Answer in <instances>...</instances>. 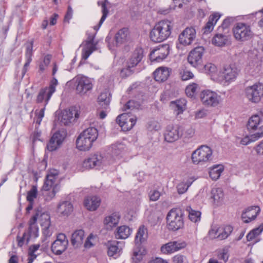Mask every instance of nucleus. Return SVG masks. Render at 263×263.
<instances>
[{"label": "nucleus", "mask_w": 263, "mask_h": 263, "mask_svg": "<svg viewBox=\"0 0 263 263\" xmlns=\"http://www.w3.org/2000/svg\"><path fill=\"white\" fill-rule=\"evenodd\" d=\"M172 28V23L168 20L158 22L150 31L151 40L155 43H160L166 40L171 35Z\"/></svg>", "instance_id": "nucleus-1"}, {"label": "nucleus", "mask_w": 263, "mask_h": 263, "mask_svg": "<svg viewBox=\"0 0 263 263\" xmlns=\"http://www.w3.org/2000/svg\"><path fill=\"white\" fill-rule=\"evenodd\" d=\"M240 69L235 64L227 65L219 72L218 80L223 85H228L236 79Z\"/></svg>", "instance_id": "nucleus-2"}, {"label": "nucleus", "mask_w": 263, "mask_h": 263, "mask_svg": "<svg viewBox=\"0 0 263 263\" xmlns=\"http://www.w3.org/2000/svg\"><path fill=\"white\" fill-rule=\"evenodd\" d=\"M183 215L180 209H173L170 210L166 216L168 229L173 231L181 229L184 225Z\"/></svg>", "instance_id": "nucleus-3"}, {"label": "nucleus", "mask_w": 263, "mask_h": 263, "mask_svg": "<svg viewBox=\"0 0 263 263\" xmlns=\"http://www.w3.org/2000/svg\"><path fill=\"white\" fill-rule=\"evenodd\" d=\"M213 151L208 146L202 145L194 151L192 154V160L194 164H203L212 158Z\"/></svg>", "instance_id": "nucleus-4"}, {"label": "nucleus", "mask_w": 263, "mask_h": 263, "mask_svg": "<svg viewBox=\"0 0 263 263\" xmlns=\"http://www.w3.org/2000/svg\"><path fill=\"white\" fill-rule=\"evenodd\" d=\"M233 33L235 39L240 42L248 41L253 35L250 25L242 22L237 23L235 25L233 28Z\"/></svg>", "instance_id": "nucleus-5"}, {"label": "nucleus", "mask_w": 263, "mask_h": 263, "mask_svg": "<svg viewBox=\"0 0 263 263\" xmlns=\"http://www.w3.org/2000/svg\"><path fill=\"white\" fill-rule=\"evenodd\" d=\"M244 94L251 103H259L263 97V84L256 82L252 85L246 86L244 89Z\"/></svg>", "instance_id": "nucleus-6"}, {"label": "nucleus", "mask_w": 263, "mask_h": 263, "mask_svg": "<svg viewBox=\"0 0 263 263\" xmlns=\"http://www.w3.org/2000/svg\"><path fill=\"white\" fill-rule=\"evenodd\" d=\"M109 164L110 160L108 156L95 154L83 161V166L86 169L95 168L100 170Z\"/></svg>", "instance_id": "nucleus-7"}, {"label": "nucleus", "mask_w": 263, "mask_h": 263, "mask_svg": "<svg viewBox=\"0 0 263 263\" xmlns=\"http://www.w3.org/2000/svg\"><path fill=\"white\" fill-rule=\"evenodd\" d=\"M36 220V217H33L32 220L30 221L28 230L24 233L23 236H17V244L19 247L27 244L30 240L38 237L39 228L35 222Z\"/></svg>", "instance_id": "nucleus-8"}, {"label": "nucleus", "mask_w": 263, "mask_h": 263, "mask_svg": "<svg viewBox=\"0 0 263 263\" xmlns=\"http://www.w3.org/2000/svg\"><path fill=\"white\" fill-rule=\"evenodd\" d=\"M58 174L59 173L57 170H50L46 176V179L42 187L43 190L47 192L48 191L51 187H53L52 191L50 193L49 198L47 197V199H51L53 198L56 193L59 191V185H54V183Z\"/></svg>", "instance_id": "nucleus-9"}, {"label": "nucleus", "mask_w": 263, "mask_h": 263, "mask_svg": "<svg viewBox=\"0 0 263 263\" xmlns=\"http://www.w3.org/2000/svg\"><path fill=\"white\" fill-rule=\"evenodd\" d=\"M137 119L136 116L132 112H125L117 117L116 122L123 130L128 131L136 124Z\"/></svg>", "instance_id": "nucleus-10"}, {"label": "nucleus", "mask_w": 263, "mask_h": 263, "mask_svg": "<svg viewBox=\"0 0 263 263\" xmlns=\"http://www.w3.org/2000/svg\"><path fill=\"white\" fill-rule=\"evenodd\" d=\"M200 99L203 104L208 106H217L222 101V99L220 95L209 89L204 90L201 92Z\"/></svg>", "instance_id": "nucleus-11"}, {"label": "nucleus", "mask_w": 263, "mask_h": 263, "mask_svg": "<svg viewBox=\"0 0 263 263\" xmlns=\"http://www.w3.org/2000/svg\"><path fill=\"white\" fill-rule=\"evenodd\" d=\"M75 85L77 92L81 95L86 94L93 87L91 80L84 76H78L75 78Z\"/></svg>", "instance_id": "nucleus-12"}, {"label": "nucleus", "mask_w": 263, "mask_h": 263, "mask_svg": "<svg viewBox=\"0 0 263 263\" xmlns=\"http://www.w3.org/2000/svg\"><path fill=\"white\" fill-rule=\"evenodd\" d=\"M79 117V107L71 106L68 109L64 110L61 114L59 115L58 119L62 124L67 125L71 123L74 119H78Z\"/></svg>", "instance_id": "nucleus-13"}, {"label": "nucleus", "mask_w": 263, "mask_h": 263, "mask_svg": "<svg viewBox=\"0 0 263 263\" xmlns=\"http://www.w3.org/2000/svg\"><path fill=\"white\" fill-rule=\"evenodd\" d=\"M170 50V47L168 44L159 45L151 52L149 59L152 62H162L168 55Z\"/></svg>", "instance_id": "nucleus-14"}, {"label": "nucleus", "mask_w": 263, "mask_h": 263, "mask_svg": "<svg viewBox=\"0 0 263 263\" xmlns=\"http://www.w3.org/2000/svg\"><path fill=\"white\" fill-rule=\"evenodd\" d=\"M68 245V240L66 236L63 233H60L52 243L51 250L55 254L60 255L66 250Z\"/></svg>", "instance_id": "nucleus-15"}, {"label": "nucleus", "mask_w": 263, "mask_h": 263, "mask_svg": "<svg viewBox=\"0 0 263 263\" xmlns=\"http://www.w3.org/2000/svg\"><path fill=\"white\" fill-rule=\"evenodd\" d=\"M204 51V49L201 46L197 47L193 49L191 51L187 57L189 63L193 67L198 68L202 65Z\"/></svg>", "instance_id": "nucleus-16"}, {"label": "nucleus", "mask_w": 263, "mask_h": 263, "mask_svg": "<svg viewBox=\"0 0 263 263\" xmlns=\"http://www.w3.org/2000/svg\"><path fill=\"white\" fill-rule=\"evenodd\" d=\"M66 137V132L64 130H59L55 132L51 137L47 145V148L49 151L57 149L62 144Z\"/></svg>", "instance_id": "nucleus-17"}, {"label": "nucleus", "mask_w": 263, "mask_h": 263, "mask_svg": "<svg viewBox=\"0 0 263 263\" xmlns=\"http://www.w3.org/2000/svg\"><path fill=\"white\" fill-rule=\"evenodd\" d=\"M196 32L194 28H186L179 35L178 41L180 44L183 46L190 45L195 40Z\"/></svg>", "instance_id": "nucleus-18"}, {"label": "nucleus", "mask_w": 263, "mask_h": 263, "mask_svg": "<svg viewBox=\"0 0 263 263\" xmlns=\"http://www.w3.org/2000/svg\"><path fill=\"white\" fill-rule=\"evenodd\" d=\"M181 137V126L168 125L164 134L165 140L172 143Z\"/></svg>", "instance_id": "nucleus-19"}, {"label": "nucleus", "mask_w": 263, "mask_h": 263, "mask_svg": "<svg viewBox=\"0 0 263 263\" xmlns=\"http://www.w3.org/2000/svg\"><path fill=\"white\" fill-rule=\"evenodd\" d=\"M95 35L90 34L87 39L84 41L81 46H83L82 51V59L86 60L90 54L96 49V44L94 43Z\"/></svg>", "instance_id": "nucleus-20"}, {"label": "nucleus", "mask_w": 263, "mask_h": 263, "mask_svg": "<svg viewBox=\"0 0 263 263\" xmlns=\"http://www.w3.org/2000/svg\"><path fill=\"white\" fill-rule=\"evenodd\" d=\"M125 150L126 146L123 143H117L111 145L110 149L109 150V156L106 155V156L108 157L111 163L114 160L118 159L120 156H121Z\"/></svg>", "instance_id": "nucleus-21"}, {"label": "nucleus", "mask_w": 263, "mask_h": 263, "mask_svg": "<svg viewBox=\"0 0 263 263\" xmlns=\"http://www.w3.org/2000/svg\"><path fill=\"white\" fill-rule=\"evenodd\" d=\"M184 247V243H180L176 241H170L162 245L161 247L160 250L162 253L164 254H170L178 251Z\"/></svg>", "instance_id": "nucleus-22"}, {"label": "nucleus", "mask_w": 263, "mask_h": 263, "mask_svg": "<svg viewBox=\"0 0 263 263\" xmlns=\"http://www.w3.org/2000/svg\"><path fill=\"white\" fill-rule=\"evenodd\" d=\"M260 212L258 206H252L248 208L241 214V218L244 222L249 223L254 220Z\"/></svg>", "instance_id": "nucleus-23"}, {"label": "nucleus", "mask_w": 263, "mask_h": 263, "mask_svg": "<svg viewBox=\"0 0 263 263\" xmlns=\"http://www.w3.org/2000/svg\"><path fill=\"white\" fill-rule=\"evenodd\" d=\"M93 142L94 141L81 133L76 140L77 147L80 151H88L92 146Z\"/></svg>", "instance_id": "nucleus-24"}, {"label": "nucleus", "mask_w": 263, "mask_h": 263, "mask_svg": "<svg viewBox=\"0 0 263 263\" xmlns=\"http://www.w3.org/2000/svg\"><path fill=\"white\" fill-rule=\"evenodd\" d=\"M171 69L165 67H160L154 72V79L156 81L163 82L165 81L170 75Z\"/></svg>", "instance_id": "nucleus-25"}, {"label": "nucleus", "mask_w": 263, "mask_h": 263, "mask_svg": "<svg viewBox=\"0 0 263 263\" xmlns=\"http://www.w3.org/2000/svg\"><path fill=\"white\" fill-rule=\"evenodd\" d=\"M73 206L71 202H60L57 207L58 213L62 216H68L73 212Z\"/></svg>", "instance_id": "nucleus-26"}, {"label": "nucleus", "mask_w": 263, "mask_h": 263, "mask_svg": "<svg viewBox=\"0 0 263 263\" xmlns=\"http://www.w3.org/2000/svg\"><path fill=\"white\" fill-rule=\"evenodd\" d=\"M101 203L100 198L97 196H88L84 199V204L89 211H95Z\"/></svg>", "instance_id": "nucleus-27"}, {"label": "nucleus", "mask_w": 263, "mask_h": 263, "mask_svg": "<svg viewBox=\"0 0 263 263\" xmlns=\"http://www.w3.org/2000/svg\"><path fill=\"white\" fill-rule=\"evenodd\" d=\"M143 57V50L141 47L136 48L127 62L130 66L135 67L140 62Z\"/></svg>", "instance_id": "nucleus-28"}, {"label": "nucleus", "mask_w": 263, "mask_h": 263, "mask_svg": "<svg viewBox=\"0 0 263 263\" xmlns=\"http://www.w3.org/2000/svg\"><path fill=\"white\" fill-rule=\"evenodd\" d=\"M53 93H50V90L45 87L41 89L36 97V102L38 103L44 102V106H46Z\"/></svg>", "instance_id": "nucleus-29"}, {"label": "nucleus", "mask_w": 263, "mask_h": 263, "mask_svg": "<svg viewBox=\"0 0 263 263\" xmlns=\"http://www.w3.org/2000/svg\"><path fill=\"white\" fill-rule=\"evenodd\" d=\"M120 218V215L119 213L118 212H114L104 218V224L107 229H111L118 224Z\"/></svg>", "instance_id": "nucleus-30"}, {"label": "nucleus", "mask_w": 263, "mask_h": 263, "mask_svg": "<svg viewBox=\"0 0 263 263\" xmlns=\"http://www.w3.org/2000/svg\"><path fill=\"white\" fill-rule=\"evenodd\" d=\"M84 237V231L82 230H77L75 231L71 235V243L74 247H79L83 242Z\"/></svg>", "instance_id": "nucleus-31"}, {"label": "nucleus", "mask_w": 263, "mask_h": 263, "mask_svg": "<svg viewBox=\"0 0 263 263\" xmlns=\"http://www.w3.org/2000/svg\"><path fill=\"white\" fill-rule=\"evenodd\" d=\"M259 132H258L254 134L251 135L250 136H246L242 138L240 143L243 145H247L251 142H254L258 139L263 137V125L260 126Z\"/></svg>", "instance_id": "nucleus-32"}, {"label": "nucleus", "mask_w": 263, "mask_h": 263, "mask_svg": "<svg viewBox=\"0 0 263 263\" xmlns=\"http://www.w3.org/2000/svg\"><path fill=\"white\" fill-rule=\"evenodd\" d=\"M128 35V29L124 28L119 30L115 37L116 46H120L125 43L127 40Z\"/></svg>", "instance_id": "nucleus-33"}, {"label": "nucleus", "mask_w": 263, "mask_h": 263, "mask_svg": "<svg viewBox=\"0 0 263 263\" xmlns=\"http://www.w3.org/2000/svg\"><path fill=\"white\" fill-rule=\"evenodd\" d=\"M110 98V95L107 91H105L101 93L98 98V101L102 108L107 110L109 108Z\"/></svg>", "instance_id": "nucleus-34"}, {"label": "nucleus", "mask_w": 263, "mask_h": 263, "mask_svg": "<svg viewBox=\"0 0 263 263\" xmlns=\"http://www.w3.org/2000/svg\"><path fill=\"white\" fill-rule=\"evenodd\" d=\"M229 40V35L226 33H218L216 34L212 39L213 44L215 46L221 47L225 45Z\"/></svg>", "instance_id": "nucleus-35"}, {"label": "nucleus", "mask_w": 263, "mask_h": 263, "mask_svg": "<svg viewBox=\"0 0 263 263\" xmlns=\"http://www.w3.org/2000/svg\"><path fill=\"white\" fill-rule=\"evenodd\" d=\"M220 17V15L218 13H215L211 15L209 17L208 22L203 28L204 33H209L212 31L214 28V26Z\"/></svg>", "instance_id": "nucleus-36"}, {"label": "nucleus", "mask_w": 263, "mask_h": 263, "mask_svg": "<svg viewBox=\"0 0 263 263\" xmlns=\"http://www.w3.org/2000/svg\"><path fill=\"white\" fill-rule=\"evenodd\" d=\"M147 238V229L144 226H141L136 234L135 242L136 245H141Z\"/></svg>", "instance_id": "nucleus-37"}, {"label": "nucleus", "mask_w": 263, "mask_h": 263, "mask_svg": "<svg viewBox=\"0 0 263 263\" xmlns=\"http://www.w3.org/2000/svg\"><path fill=\"white\" fill-rule=\"evenodd\" d=\"M118 244L117 241L108 242L107 254L109 256L116 258L120 255L121 249L118 247Z\"/></svg>", "instance_id": "nucleus-38"}, {"label": "nucleus", "mask_w": 263, "mask_h": 263, "mask_svg": "<svg viewBox=\"0 0 263 263\" xmlns=\"http://www.w3.org/2000/svg\"><path fill=\"white\" fill-rule=\"evenodd\" d=\"M223 171L224 167L222 165H215L210 167L209 173L212 179L216 180L219 178Z\"/></svg>", "instance_id": "nucleus-39"}, {"label": "nucleus", "mask_w": 263, "mask_h": 263, "mask_svg": "<svg viewBox=\"0 0 263 263\" xmlns=\"http://www.w3.org/2000/svg\"><path fill=\"white\" fill-rule=\"evenodd\" d=\"M223 192L221 188H213L211 191V198L213 199L215 204L219 205L221 203L223 199Z\"/></svg>", "instance_id": "nucleus-40"}, {"label": "nucleus", "mask_w": 263, "mask_h": 263, "mask_svg": "<svg viewBox=\"0 0 263 263\" xmlns=\"http://www.w3.org/2000/svg\"><path fill=\"white\" fill-rule=\"evenodd\" d=\"M132 232V230L126 226H122L118 228L116 237L119 239L128 238Z\"/></svg>", "instance_id": "nucleus-41"}, {"label": "nucleus", "mask_w": 263, "mask_h": 263, "mask_svg": "<svg viewBox=\"0 0 263 263\" xmlns=\"http://www.w3.org/2000/svg\"><path fill=\"white\" fill-rule=\"evenodd\" d=\"M98 4L99 6H101L102 7V16L99 21V24L98 26H95L94 27V29L96 31H98L99 29L100 28L101 26L103 24V23L104 22L105 19L106 18L107 15L108 13V10L106 7V4L105 2L102 1H99L98 2Z\"/></svg>", "instance_id": "nucleus-42"}, {"label": "nucleus", "mask_w": 263, "mask_h": 263, "mask_svg": "<svg viewBox=\"0 0 263 263\" xmlns=\"http://www.w3.org/2000/svg\"><path fill=\"white\" fill-rule=\"evenodd\" d=\"M260 123L261 119L259 116L257 115H253L248 121L247 128L249 130H256Z\"/></svg>", "instance_id": "nucleus-43"}, {"label": "nucleus", "mask_w": 263, "mask_h": 263, "mask_svg": "<svg viewBox=\"0 0 263 263\" xmlns=\"http://www.w3.org/2000/svg\"><path fill=\"white\" fill-rule=\"evenodd\" d=\"M32 45L28 46L26 49L25 58L26 62L24 65V67L22 70L23 76H24L27 71V68L29 66L30 63L32 61Z\"/></svg>", "instance_id": "nucleus-44"}, {"label": "nucleus", "mask_w": 263, "mask_h": 263, "mask_svg": "<svg viewBox=\"0 0 263 263\" xmlns=\"http://www.w3.org/2000/svg\"><path fill=\"white\" fill-rule=\"evenodd\" d=\"M185 105L184 100H178L171 102V106L174 108L177 115L182 113Z\"/></svg>", "instance_id": "nucleus-45"}, {"label": "nucleus", "mask_w": 263, "mask_h": 263, "mask_svg": "<svg viewBox=\"0 0 263 263\" xmlns=\"http://www.w3.org/2000/svg\"><path fill=\"white\" fill-rule=\"evenodd\" d=\"M187 211L189 213V218L194 222H197L200 220L201 212L196 211L191 208V206L187 207Z\"/></svg>", "instance_id": "nucleus-46"}, {"label": "nucleus", "mask_w": 263, "mask_h": 263, "mask_svg": "<svg viewBox=\"0 0 263 263\" xmlns=\"http://www.w3.org/2000/svg\"><path fill=\"white\" fill-rule=\"evenodd\" d=\"M140 104L134 100H129L123 106V110L125 112H130L135 109H139Z\"/></svg>", "instance_id": "nucleus-47"}, {"label": "nucleus", "mask_w": 263, "mask_h": 263, "mask_svg": "<svg viewBox=\"0 0 263 263\" xmlns=\"http://www.w3.org/2000/svg\"><path fill=\"white\" fill-rule=\"evenodd\" d=\"M199 89L198 84L193 83L186 87L185 93L188 97L192 98L196 95Z\"/></svg>", "instance_id": "nucleus-48"}, {"label": "nucleus", "mask_w": 263, "mask_h": 263, "mask_svg": "<svg viewBox=\"0 0 263 263\" xmlns=\"http://www.w3.org/2000/svg\"><path fill=\"white\" fill-rule=\"evenodd\" d=\"M82 133L89 139L95 141L98 136V132L97 128L90 127L84 130Z\"/></svg>", "instance_id": "nucleus-49"}, {"label": "nucleus", "mask_w": 263, "mask_h": 263, "mask_svg": "<svg viewBox=\"0 0 263 263\" xmlns=\"http://www.w3.org/2000/svg\"><path fill=\"white\" fill-rule=\"evenodd\" d=\"M135 247L133 249V253L132 257L133 262L138 263L142 259V254L140 249L141 245H135Z\"/></svg>", "instance_id": "nucleus-50"}, {"label": "nucleus", "mask_w": 263, "mask_h": 263, "mask_svg": "<svg viewBox=\"0 0 263 263\" xmlns=\"http://www.w3.org/2000/svg\"><path fill=\"white\" fill-rule=\"evenodd\" d=\"M194 129L191 127H183L181 126V137L184 139H189L194 135Z\"/></svg>", "instance_id": "nucleus-51"}, {"label": "nucleus", "mask_w": 263, "mask_h": 263, "mask_svg": "<svg viewBox=\"0 0 263 263\" xmlns=\"http://www.w3.org/2000/svg\"><path fill=\"white\" fill-rule=\"evenodd\" d=\"M257 14H260L262 17V18L258 22V25L263 28V8L258 12L243 15V19L245 20H252Z\"/></svg>", "instance_id": "nucleus-52"}, {"label": "nucleus", "mask_w": 263, "mask_h": 263, "mask_svg": "<svg viewBox=\"0 0 263 263\" xmlns=\"http://www.w3.org/2000/svg\"><path fill=\"white\" fill-rule=\"evenodd\" d=\"M233 228L231 226H226L224 227L222 232L219 233L217 238L220 240L226 239L232 232Z\"/></svg>", "instance_id": "nucleus-53"}, {"label": "nucleus", "mask_w": 263, "mask_h": 263, "mask_svg": "<svg viewBox=\"0 0 263 263\" xmlns=\"http://www.w3.org/2000/svg\"><path fill=\"white\" fill-rule=\"evenodd\" d=\"M37 195V189L36 186L33 185L30 191L27 193V200L28 202H33L34 199L36 198Z\"/></svg>", "instance_id": "nucleus-54"}, {"label": "nucleus", "mask_w": 263, "mask_h": 263, "mask_svg": "<svg viewBox=\"0 0 263 263\" xmlns=\"http://www.w3.org/2000/svg\"><path fill=\"white\" fill-rule=\"evenodd\" d=\"M134 67L130 66L129 63H127L126 67L123 68L121 70L120 76L122 78H125L131 76L134 72V70L133 69Z\"/></svg>", "instance_id": "nucleus-55"}, {"label": "nucleus", "mask_w": 263, "mask_h": 263, "mask_svg": "<svg viewBox=\"0 0 263 263\" xmlns=\"http://www.w3.org/2000/svg\"><path fill=\"white\" fill-rule=\"evenodd\" d=\"M46 106H44L43 108L41 109L39 111L36 110L35 112V117L34 120L36 124L40 125L44 117L45 110Z\"/></svg>", "instance_id": "nucleus-56"}, {"label": "nucleus", "mask_w": 263, "mask_h": 263, "mask_svg": "<svg viewBox=\"0 0 263 263\" xmlns=\"http://www.w3.org/2000/svg\"><path fill=\"white\" fill-rule=\"evenodd\" d=\"M193 181L184 183V182H182L178 184L177 186V191L179 194H183L185 193L189 187V186L191 185Z\"/></svg>", "instance_id": "nucleus-57"}, {"label": "nucleus", "mask_w": 263, "mask_h": 263, "mask_svg": "<svg viewBox=\"0 0 263 263\" xmlns=\"http://www.w3.org/2000/svg\"><path fill=\"white\" fill-rule=\"evenodd\" d=\"M204 71L206 73L212 75L217 71V67L214 64L209 63L204 66Z\"/></svg>", "instance_id": "nucleus-58"}, {"label": "nucleus", "mask_w": 263, "mask_h": 263, "mask_svg": "<svg viewBox=\"0 0 263 263\" xmlns=\"http://www.w3.org/2000/svg\"><path fill=\"white\" fill-rule=\"evenodd\" d=\"M234 19L233 17H228L226 19H224L220 27H219V30L220 31V30H227L228 29V27L234 21Z\"/></svg>", "instance_id": "nucleus-59"}, {"label": "nucleus", "mask_w": 263, "mask_h": 263, "mask_svg": "<svg viewBox=\"0 0 263 263\" xmlns=\"http://www.w3.org/2000/svg\"><path fill=\"white\" fill-rule=\"evenodd\" d=\"M147 128L150 131H158L161 128V126L159 122L155 120H152L148 122Z\"/></svg>", "instance_id": "nucleus-60"}, {"label": "nucleus", "mask_w": 263, "mask_h": 263, "mask_svg": "<svg viewBox=\"0 0 263 263\" xmlns=\"http://www.w3.org/2000/svg\"><path fill=\"white\" fill-rule=\"evenodd\" d=\"M148 195L150 200L156 201L159 199L161 193L158 191L154 190L149 192Z\"/></svg>", "instance_id": "nucleus-61"}, {"label": "nucleus", "mask_w": 263, "mask_h": 263, "mask_svg": "<svg viewBox=\"0 0 263 263\" xmlns=\"http://www.w3.org/2000/svg\"><path fill=\"white\" fill-rule=\"evenodd\" d=\"M181 79L183 81H187L194 78V74L189 70H183L180 72Z\"/></svg>", "instance_id": "nucleus-62"}, {"label": "nucleus", "mask_w": 263, "mask_h": 263, "mask_svg": "<svg viewBox=\"0 0 263 263\" xmlns=\"http://www.w3.org/2000/svg\"><path fill=\"white\" fill-rule=\"evenodd\" d=\"M228 251L226 249H223L218 254V257L219 259H222L224 262H227L229 259Z\"/></svg>", "instance_id": "nucleus-63"}, {"label": "nucleus", "mask_w": 263, "mask_h": 263, "mask_svg": "<svg viewBox=\"0 0 263 263\" xmlns=\"http://www.w3.org/2000/svg\"><path fill=\"white\" fill-rule=\"evenodd\" d=\"M58 80L56 78H53L50 82V85L48 87H47L50 90V93H54L56 90V86L58 85Z\"/></svg>", "instance_id": "nucleus-64"}]
</instances>
